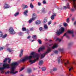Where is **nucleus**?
<instances>
[{"mask_svg":"<svg viewBox=\"0 0 76 76\" xmlns=\"http://www.w3.org/2000/svg\"><path fill=\"white\" fill-rule=\"evenodd\" d=\"M51 46V45H50V46Z\"/></svg>","mask_w":76,"mask_h":76,"instance_id":"69168bd1","label":"nucleus"},{"mask_svg":"<svg viewBox=\"0 0 76 76\" xmlns=\"http://www.w3.org/2000/svg\"><path fill=\"white\" fill-rule=\"evenodd\" d=\"M43 10L42 11V12H44V10H45V8H43Z\"/></svg>","mask_w":76,"mask_h":76,"instance_id":"8fccbe9b","label":"nucleus"},{"mask_svg":"<svg viewBox=\"0 0 76 76\" xmlns=\"http://www.w3.org/2000/svg\"><path fill=\"white\" fill-rule=\"evenodd\" d=\"M9 32H10L11 34H15V32L14 31V29L13 28L10 27L9 29Z\"/></svg>","mask_w":76,"mask_h":76,"instance_id":"6e6552de","label":"nucleus"},{"mask_svg":"<svg viewBox=\"0 0 76 76\" xmlns=\"http://www.w3.org/2000/svg\"><path fill=\"white\" fill-rule=\"evenodd\" d=\"M24 8H28V6L26 5H23Z\"/></svg>","mask_w":76,"mask_h":76,"instance_id":"a878e982","label":"nucleus"},{"mask_svg":"<svg viewBox=\"0 0 76 76\" xmlns=\"http://www.w3.org/2000/svg\"><path fill=\"white\" fill-rule=\"evenodd\" d=\"M37 41L40 44H41V42H42L41 40L40 39H38L37 40Z\"/></svg>","mask_w":76,"mask_h":76,"instance_id":"4be33fe9","label":"nucleus"},{"mask_svg":"<svg viewBox=\"0 0 76 76\" xmlns=\"http://www.w3.org/2000/svg\"><path fill=\"white\" fill-rule=\"evenodd\" d=\"M58 47V45H57V44L55 43L53 45V46L52 48V49H54V48H56Z\"/></svg>","mask_w":76,"mask_h":76,"instance_id":"ddd939ff","label":"nucleus"},{"mask_svg":"<svg viewBox=\"0 0 76 76\" xmlns=\"http://www.w3.org/2000/svg\"><path fill=\"white\" fill-rule=\"evenodd\" d=\"M23 9H24L23 8Z\"/></svg>","mask_w":76,"mask_h":76,"instance_id":"0e129e2a","label":"nucleus"},{"mask_svg":"<svg viewBox=\"0 0 76 76\" xmlns=\"http://www.w3.org/2000/svg\"><path fill=\"white\" fill-rule=\"evenodd\" d=\"M8 31V30H6V31Z\"/></svg>","mask_w":76,"mask_h":76,"instance_id":"4d7b16f0","label":"nucleus"},{"mask_svg":"<svg viewBox=\"0 0 76 76\" xmlns=\"http://www.w3.org/2000/svg\"><path fill=\"white\" fill-rule=\"evenodd\" d=\"M43 4H46V2L45 1H43Z\"/></svg>","mask_w":76,"mask_h":76,"instance_id":"a19ab883","label":"nucleus"},{"mask_svg":"<svg viewBox=\"0 0 76 76\" xmlns=\"http://www.w3.org/2000/svg\"><path fill=\"white\" fill-rule=\"evenodd\" d=\"M37 35H33L32 36V38H37Z\"/></svg>","mask_w":76,"mask_h":76,"instance_id":"393cba45","label":"nucleus"},{"mask_svg":"<svg viewBox=\"0 0 76 76\" xmlns=\"http://www.w3.org/2000/svg\"><path fill=\"white\" fill-rule=\"evenodd\" d=\"M28 72H29V71H28Z\"/></svg>","mask_w":76,"mask_h":76,"instance_id":"e2e57ef3","label":"nucleus"},{"mask_svg":"<svg viewBox=\"0 0 76 76\" xmlns=\"http://www.w3.org/2000/svg\"><path fill=\"white\" fill-rule=\"evenodd\" d=\"M28 12V10H25L24 12V15H26Z\"/></svg>","mask_w":76,"mask_h":76,"instance_id":"aec40b11","label":"nucleus"},{"mask_svg":"<svg viewBox=\"0 0 76 76\" xmlns=\"http://www.w3.org/2000/svg\"><path fill=\"white\" fill-rule=\"evenodd\" d=\"M39 30L40 31H42V28L40 27L39 28Z\"/></svg>","mask_w":76,"mask_h":76,"instance_id":"37998d69","label":"nucleus"},{"mask_svg":"<svg viewBox=\"0 0 76 76\" xmlns=\"http://www.w3.org/2000/svg\"><path fill=\"white\" fill-rule=\"evenodd\" d=\"M26 30V28L23 27L22 28V30L23 31H25Z\"/></svg>","mask_w":76,"mask_h":76,"instance_id":"6ab92c4d","label":"nucleus"},{"mask_svg":"<svg viewBox=\"0 0 76 76\" xmlns=\"http://www.w3.org/2000/svg\"><path fill=\"white\" fill-rule=\"evenodd\" d=\"M30 38H31V36H28L27 38H28V39H29Z\"/></svg>","mask_w":76,"mask_h":76,"instance_id":"c03bdc74","label":"nucleus"},{"mask_svg":"<svg viewBox=\"0 0 76 76\" xmlns=\"http://www.w3.org/2000/svg\"><path fill=\"white\" fill-rule=\"evenodd\" d=\"M51 21H50L48 22V25H50V24H51Z\"/></svg>","mask_w":76,"mask_h":76,"instance_id":"e433bc0d","label":"nucleus"},{"mask_svg":"<svg viewBox=\"0 0 76 76\" xmlns=\"http://www.w3.org/2000/svg\"><path fill=\"white\" fill-rule=\"evenodd\" d=\"M10 65L9 64H3V67H0V70H4L5 68H9Z\"/></svg>","mask_w":76,"mask_h":76,"instance_id":"20e7f679","label":"nucleus"},{"mask_svg":"<svg viewBox=\"0 0 76 76\" xmlns=\"http://www.w3.org/2000/svg\"><path fill=\"white\" fill-rule=\"evenodd\" d=\"M64 31V28L63 27H61L60 28L59 31H57L56 32V34L58 35H59L61 34Z\"/></svg>","mask_w":76,"mask_h":76,"instance_id":"39448f33","label":"nucleus"},{"mask_svg":"<svg viewBox=\"0 0 76 76\" xmlns=\"http://www.w3.org/2000/svg\"><path fill=\"white\" fill-rule=\"evenodd\" d=\"M69 61H67L66 63H65V66H67L68 64H69Z\"/></svg>","mask_w":76,"mask_h":76,"instance_id":"5701e85b","label":"nucleus"},{"mask_svg":"<svg viewBox=\"0 0 76 76\" xmlns=\"http://www.w3.org/2000/svg\"><path fill=\"white\" fill-rule=\"evenodd\" d=\"M9 7L10 6L9 5H8V4H6L4 7V9H7L8 8H9Z\"/></svg>","mask_w":76,"mask_h":76,"instance_id":"f8f14e48","label":"nucleus"},{"mask_svg":"<svg viewBox=\"0 0 76 76\" xmlns=\"http://www.w3.org/2000/svg\"><path fill=\"white\" fill-rule=\"evenodd\" d=\"M42 71H45V70H46V68H45V67H42Z\"/></svg>","mask_w":76,"mask_h":76,"instance_id":"412c9836","label":"nucleus"},{"mask_svg":"<svg viewBox=\"0 0 76 76\" xmlns=\"http://www.w3.org/2000/svg\"><path fill=\"white\" fill-rule=\"evenodd\" d=\"M31 1H34V0H31Z\"/></svg>","mask_w":76,"mask_h":76,"instance_id":"13d9d810","label":"nucleus"},{"mask_svg":"<svg viewBox=\"0 0 76 76\" xmlns=\"http://www.w3.org/2000/svg\"><path fill=\"white\" fill-rule=\"evenodd\" d=\"M70 16H72V15L70 14Z\"/></svg>","mask_w":76,"mask_h":76,"instance_id":"6e6d98bb","label":"nucleus"},{"mask_svg":"<svg viewBox=\"0 0 76 76\" xmlns=\"http://www.w3.org/2000/svg\"><path fill=\"white\" fill-rule=\"evenodd\" d=\"M31 41H32V42H33V41H34V40H33Z\"/></svg>","mask_w":76,"mask_h":76,"instance_id":"864d4df0","label":"nucleus"},{"mask_svg":"<svg viewBox=\"0 0 76 76\" xmlns=\"http://www.w3.org/2000/svg\"><path fill=\"white\" fill-rule=\"evenodd\" d=\"M56 40L57 41V40H58L59 41H61V39H59V38H57L56 39Z\"/></svg>","mask_w":76,"mask_h":76,"instance_id":"58836bf2","label":"nucleus"},{"mask_svg":"<svg viewBox=\"0 0 76 76\" xmlns=\"http://www.w3.org/2000/svg\"><path fill=\"white\" fill-rule=\"evenodd\" d=\"M43 63V61L41 60L39 61V65H42Z\"/></svg>","mask_w":76,"mask_h":76,"instance_id":"a211bd4d","label":"nucleus"},{"mask_svg":"<svg viewBox=\"0 0 76 76\" xmlns=\"http://www.w3.org/2000/svg\"><path fill=\"white\" fill-rule=\"evenodd\" d=\"M37 16L36 15H35V13H33L32 15V18L29 21V23H31L33 20H34L35 19H36V18H37Z\"/></svg>","mask_w":76,"mask_h":76,"instance_id":"7ed1b4c3","label":"nucleus"},{"mask_svg":"<svg viewBox=\"0 0 76 76\" xmlns=\"http://www.w3.org/2000/svg\"><path fill=\"white\" fill-rule=\"evenodd\" d=\"M41 5V3L40 2H39L38 3V6H40Z\"/></svg>","mask_w":76,"mask_h":76,"instance_id":"ea45409f","label":"nucleus"},{"mask_svg":"<svg viewBox=\"0 0 76 76\" xmlns=\"http://www.w3.org/2000/svg\"><path fill=\"white\" fill-rule=\"evenodd\" d=\"M25 68L24 67H23L21 68V69H20V72H21L22 70H23V69H24Z\"/></svg>","mask_w":76,"mask_h":76,"instance_id":"72a5a7b5","label":"nucleus"},{"mask_svg":"<svg viewBox=\"0 0 76 76\" xmlns=\"http://www.w3.org/2000/svg\"><path fill=\"white\" fill-rule=\"evenodd\" d=\"M76 21L74 23V25H76Z\"/></svg>","mask_w":76,"mask_h":76,"instance_id":"603ef678","label":"nucleus"},{"mask_svg":"<svg viewBox=\"0 0 76 76\" xmlns=\"http://www.w3.org/2000/svg\"><path fill=\"white\" fill-rule=\"evenodd\" d=\"M69 18H68L66 19V22H67V23H69Z\"/></svg>","mask_w":76,"mask_h":76,"instance_id":"f704fd0d","label":"nucleus"},{"mask_svg":"<svg viewBox=\"0 0 76 76\" xmlns=\"http://www.w3.org/2000/svg\"><path fill=\"white\" fill-rule=\"evenodd\" d=\"M39 23H41V21L39 20H37L36 22V24H37V25H38L39 24Z\"/></svg>","mask_w":76,"mask_h":76,"instance_id":"dca6fc26","label":"nucleus"},{"mask_svg":"<svg viewBox=\"0 0 76 76\" xmlns=\"http://www.w3.org/2000/svg\"><path fill=\"white\" fill-rule=\"evenodd\" d=\"M66 35V33H65L64 34V36H65Z\"/></svg>","mask_w":76,"mask_h":76,"instance_id":"3c124183","label":"nucleus"},{"mask_svg":"<svg viewBox=\"0 0 76 76\" xmlns=\"http://www.w3.org/2000/svg\"><path fill=\"white\" fill-rule=\"evenodd\" d=\"M45 49V47L44 46H42L41 48H39L38 50V52H40V51H42L43 50H44Z\"/></svg>","mask_w":76,"mask_h":76,"instance_id":"9d476101","label":"nucleus"},{"mask_svg":"<svg viewBox=\"0 0 76 76\" xmlns=\"http://www.w3.org/2000/svg\"><path fill=\"white\" fill-rule=\"evenodd\" d=\"M18 65V64L17 62L13 63L11 64L12 67L10 73L13 74H15V73H18V71H16L15 72V68Z\"/></svg>","mask_w":76,"mask_h":76,"instance_id":"f03ea898","label":"nucleus"},{"mask_svg":"<svg viewBox=\"0 0 76 76\" xmlns=\"http://www.w3.org/2000/svg\"><path fill=\"white\" fill-rule=\"evenodd\" d=\"M44 28L45 29H48V26L47 25V24H45L44 25Z\"/></svg>","mask_w":76,"mask_h":76,"instance_id":"2eb2a0df","label":"nucleus"},{"mask_svg":"<svg viewBox=\"0 0 76 76\" xmlns=\"http://www.w3.org/2000/svg\"><path fill=\"white\" fill-rule=\"evenodd\" d=\"M31 54L32 56H26L23 59L20 60V61L21 62H24V61H26L28 59H31L32 57L33 58H36V59H34V60H30L29 62L30 63H31V64H32V63H35L36 61H37V60H38L39 59V57L35 53L33 52L31 53Z\"/></svg>","mask_w":76,"mask_h":76,"instance_id":"f257e3e1","label":"nucleus"},{"mask_svg":"<svg viewBox=\"0 0 76 76\" xmlns=\"http://www.w3.org/2000/svg\"><path fill=\"white\" fill-rule=\"evenodd\" d=\"M67 33H69V34H73V30H68Z\"/></svg>","mask_w":76,"mask_h":76,"instance_id":"4468645a","label":"nucleus"},{"mask_svg":"<svg viewBox=\"0 0 76 76\" xmlns=\"http://www.w3.org/2000/svg\"><path fill=\"white\" fill-rule=\"evenodd\" d=\"M21 76H23V75H22Z\"/></svg>","mask_w":76,"mask_h":76,"instance_id":"680f3d73","label":"nucleus"},{"mask_svg":"<svg viewBox=\"0 0 76 76\" xmlns=\"http://www.w3.org/2000/svg\"><path fill=\"white\" fill-rule=\"evenodd\" d=\"M56 52H57V51L56 50V51H55V53H56Z\"/></svg>","mask_w":76,"mask_h":76,"instance_id":"5fc2aeb1","label":"nucleus"},{"mask_svg":"<svg viewBox=\"0 0 76 76\" xmlns=\"http://www.w3.org/2000/svg\"><path fill=\"white\" fill-rule=\"evenodd\" d=\"M23 50H21V53L20 54V55L19 56V57H21V56H22V55H23Z\"/></svg>","mask_w":76,"mask_h":76,"instance_id":"f3484780","label":"nucleus"},{"mask_svg":"<svg viewBox=\"0 0 76 76\" xmlns=\"http://www.w3.org/2000/svg\"><path fill=\"white\" fill-rule=\"evenodd\" d=\"M3 49H4V47H2V48H0V51H1L3 50Z\"/></svg>","mask_w":76,"mask_h":76,"instance_id":"2f4dec72","label":"nucleus"},{"mask_svg":"<svg viewBox=\"0 0 76 76\" xmlns=\"http://www.w3.org/2000/svg\"><path fill=\"white\" fill-rule=\"evenodd\" d=\"M64 26H67V23H64Z\"/></svg>","mask_w":76,"mask_h":76,"instance_id":"cd10ccee","label":"nucleus"},{"mask_svg":"<svg viewBox=\"0 0 76 76\" xmlns=\"http://www.w3.org/2000/svg\"><path fill=\"white\" fill-rule=\"evenodd\" d=\"M64 59H63V61H62V63H64Z\"/></svg>","mask_w":76,"mask_h":76,"instance_id":"49530a36","label":"nucleus"},{"mask_svg":"<svg viewBox=\"0 0 76 76\" xmlns=\"http://www.w3.org/2000/svg\"><path fill=\"white\" fill-rule=\"evenodd\" d=\"M70 1H73V5L74 7V9H71L72 11H74V10H76V3H75V1L76 0H69Z\"/></svg>","mask_w":76,"mask_h":76,"instance_id":"0eeeda50","label":"nucleus"},{"mask_svg":"<svg viewBox=\"0 0 76 76\" xmlns=\"http://www.w3.org/2000/svg\"><path fill=\"white\" fill-rule=\"evenodd\" d=\"M58 62V63H59L60 62V61H59Z\"/></svg>","mask_w":76,"mask_h":76,"instance_id":"052dcab7","label":"nucleus"},{"mask_svg":"<svg viewBox=\"0 0 76 76\" xmlns=\"http://www.w3.org/2000/svg\"><path fill=\"white\" fill-rule=\"evenodd\" d=\"M67 8L68 9H70V7L69 6V4H68L67 5Z\"/></svg>","mask_w":76,"mask_h":76,"instance_id":"c9c22d12","label":"nucleus"},{"mask_svg":"<svg viewBox=\"0 0 76 76\" xmlns=\"http://www.w3.org/2000/svg\"><path fill=\"white\" fill-rule=\"evenodd\" d=\"M6 37H7V34H5L2 37V38H6Z\"/></svg>","mask_w":76,"mask_h":76,"instance_id":"7c9ffc66","label":"nucleus"},{"mask_svg":"<svg viewBox=\"0 0 76 76\" xmlns=\"http://www.w3.org/2000/svg\"><path fill=\"white\" fill-rule=\"evenodd\" d=\"M50 51H51V48H49L48 49L47 52L41 55V58H44V57L45 56V54L47 53H49V52H50Z\"/></svg>","mask_w":76,"mask_h":76,"instance_id":"423d86ee","label":"nucleus"},{"mask_svg":"<svg viewBox=\"0 0 76 76\" xmlns=\"http://www.w3.org/2000/svg\"><path fill=\"white\" fill-rule=\"evenodd\" d=\"M66 8H67L66 7V6H64V10L66 9Z\"/></svg>","mask_w":76,"mask_h":76,"instance_id":"a18cd8bd","label":"nucleus"},{"mask_svg":"<svg viewBox=\"0 0 76 76\" xmlns=\"http://www.w3.org/2000/svg\"><path fill=\"white\" fill-rule=\"evenodd\" d=\"M7 50L8 51H9V52H11V51H12V50L10 48H8Z\"/></svg>","mask_w":76,"mask_h":76,"instance_id":"bb28decb","label":"nucleus"},{"mask_svg":"<svg viewBox=\"0 0 76 76\" xmlns=\"http://www.w3.org/2000/svg\"><path fill=\"white\" fill-rule=\"evenodd\" d=\"M73 63H75L74 62Z\"/></svg>","mask_w":76,"mask_h":76,"instance_id":"338daca9","label":"nucleus"},{"mask_svg":"<svg viewBox=\"0 0 76 76\" xmlns=\"http://www.w3.org/2000/svg\"><path fill=\"white\" fill-rule=\"evenodd\" d=\"M47 19H45L43 21V23H45V22H47Z\"/></svg>","mask_w":76,"mask_h":76,"instance_id":"473e14b6","label":"nucleus"},{"mask_svg":"<svg viewBox=\"0 0 76 76\" xmlns=\"http://www.w3.org/2000/svg\"><path fill=\"white\" fill-rule=\"evenodd\" d=\"M19 12H17L16 13L15 15V16H18V15H19Z\"/></svg>","mask_w":76,"mask_h":76,"instance_id":"c756f323","label":"nucleus"},{"mask_svg":"<svg viewBox=\"0 0 76 76\" xmlns=\"http://www.w3.org/2000/svg\"><path fill=\"white\" fill-rule=\"evenodd\" d=\"M11 60L12 59L9 58H6L4 60L3 62L4 63H5V62H6V61L7 60H8L9 63H10V61H11Z\"/></svg>","mask_w":76,"mask_h":76,"instance_id":"1a4fd4ad","label":"nucleus"},{"mask_svg":"<svg viewBox=\"0 0 76 76\" xmlns=\"http://www.w3.org/2000/svg\"><path fill=\"white\" fill-rule=\"evenodd\" d=\"M53 71H56L57 70V68H54L53 69Z\"/></svg>","mask_w":76,"mask_h":76,"instance_id":"4c0bfd02","label":"nucleus"},{"mask_svg":"<svg viewBox=\"0 0 76 76\" xmlns=\"http://www.w3.org/2000/svg\"><path fill=\"white\" fill-rule=\"evenodd\" d=\"M3 36V33L2 32L0 31V37H1Z\"/></svg>","mask_w":76,"mask_h":76,"instance_id":"b1692460","label":"nucleus"},{"mask_svg":"<svg viewBox=\"0 0 76 76\" xmlns=\"http://www.w3.org/2000/svg\"><path fill=\"white\" fill-rule=\"evenodd\" d=\"M72 69H73V67H72L71 68L69 69V71L70 72V71L71 70H72Z\"/></svg>","mask_w":76,"mask_h":76,"instance_id":"79ce46f5","label":"nucleus"},{"mask_svg":"<svg viewBox=\"0 0 76 76\" xmlns=\"http://www.w3.org/2000/svg\"><path fill=\"white\" fill-rule=\"evenodd\" d=\"M73 19H72V20H73Z\"/></svg>","mask_w":76,"mask_h":76,"instance_id":"bf43d9fd","label":"nucleus"},{"mask_svg":"<svg viewBox=\"0 0 76 76\" xmlns=\"http://www.w3.org/2000/svg\"><path fill=\"white\" fill-rule=\"evenodd\" d=\"M30 7H31V8H34V6H33V5H32V3L30 4Z\"/></svg>","mask_w":76,"mask_h":76,"instance_id":"c85d7f7f","label":"nucleus"},{"mask_svg":"<svg viewBox=\"0 0 76 76\" xmlns=\"http://www.w3.org/2000/svg\"><path fill=\"white\" fill-rule=\"evenodd\" d=\"M56 16V13H53V15L51 16V18L52 20H53L54 19V16Z\"/></svg>","mask_w":76,"mask_h":76,"instance_id":"9b49d317","label":"nucleus"},{"mask_svg":"<svg viewBox=\"0 0 76 76\" xmlns=\"http://www.w3.org/2000/svg\"><path fill=\"white\" fill-rule=\"evenodd\" d=\"M10 72V71H8L7 72H6V74H7V73H9Z\"/></svg>","mask_w":76,"mask_h":76,"instance_id":"de8ad7c7","label":"nucleus"},{"mask_svg":"<svg viewBox=\"0 0 76 76\" xmlns=\"http://www.w3.org/2000/svg\"><path fill=\"white\" fill-rule=\"evenodd\" d=\"M33 28H31L30 29V31H33Z\"/></svg>","mask_w":76,"mask_h":76,"instance_id":"09e8293b","label":"nucleus"}]
</instances>
